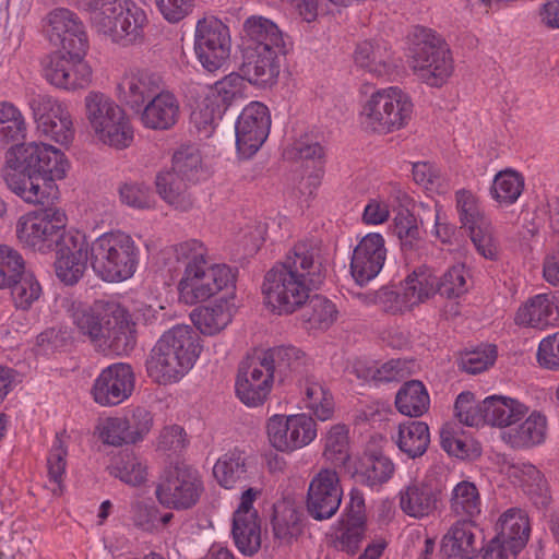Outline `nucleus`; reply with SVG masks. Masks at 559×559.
<instances>
[{
    "instance_id": "393cba45",
    "label": "nucleus",
    "mask_w": 559,
    "mask_h": 559,
    "mask_svg": "<svg viewBox=\"0 0 559 559\" xmlns=\"http://www.w3.org/2000/svg\"><path fill=\"white\" fill-rule=\"evenodd\" d=\"M163 90L162 76L147 70L131 72L118 84L120 100L136 112Z\"/></svg>"
},
{
    "instance_id": "69168bd1",
    "label": "nucleus",
    "mask_w": 559,
    "mask_h": 559,
    "mask_svg": "<svg viewBox=\"0 0 559 559\" xmlns=\"http://www.w3.org/2000/svg\"><path fill=\"white\" fill-rule=\"evenodd\" d=\"M364 301L366 304H374L381 307L385 312L396 314L411 310V306H407L404 300V294H400L389 287H382L377 292L364 295Z\"/></svg>"
},
{
    "instance_id": "cd10ccee",
    "label": "nucleus",
    "mask_w": 559,
    "mask_h": 559,
    "mask_svg": "<svg viewBox=\"0 0 559 559\" xmlns=\"http://www.w3.org/2000/svg\"><path fill=\"white\" fill-rule=\"evenodd\" d=\"M179 102L168 91H160L140 110L142 124L152 130H168L179 118Z\"/></svg>"
},
{
    "instance_id": "ddd939ff",
    "label": "nucleus",
    "mask_w": 559,
    "mask_h": 559,
    "mask_svg": "<svg viewBox=\"0 0 559 559\" xmlns=\"http://www.w3.org/2000/svg\"><path fill=\"white\" fill-rule=\"evenodd\" d=\"M46 34L63 55L84 58L88 50L85 27L75 13L68 9H56L47 16Z\"/></svg>"
},
{
    "instance_id": "a211bd4d",
    "label": "nucleus",
    "mask_w": 559,
    "mask_h": 559,
    "mask_svg": "<svg viewBox=\"0 0 559 559\" xmlns=\"http://www.w3.org/2000/svg\"><path fill=\"white\" fill-rule=\"evenodd\" d=\"M274 380L273 373L259 356L247 359L238 368L236 394L245 405L260 406L266 401Z\"/></svg>"
},
{
    "instance_id": "09e8293b",
    "label": "nucleus",
    "mask_w": 559,
    "mask_h": 559,
    "mask_svg": "<svg viewBox=\"0 0 559 559\" xmlns=\"http://www.w3.org/2000/svg\"><path fill=\"white\" fill-rule=\"evenodd\" d=\"M304 306L302 318L314 329H328L336 319L335 305L321 295L308 298Z\"/></svg>"
},
{
    "instance_id": "8fccbe9b",
    "label": "nucleus",
    "mask_w": 559,
    "mask_h": 559,
    "mask_svg": "<svg viewBox=\"0 0 559 559\" xmlns=\"http://www.w3.org/2000/svg\"><path fill=\"white\" fill-rule=\"evenodd\" d=\"M511 476L516 478L525 492L537 496L543 504L547 503V483L544 475L531 463H518L511 467Z\"/></svg>"
},
{
    "instance_id": "4468645a",
    "label": "nucleus",
    "mask_w": 559,
    "mask_h": 559,
    "mask_svg": "<svg viewBox=\"0 0 559 559\" xmlns=\"http://www.w3.org/2000/svg\"><path fill=\"white\" fill-rule=\"evenodd\" d=\"M455 199L462 227L468 230L476 250L486 259H495L497 246L491 223L480 210L476 197L471 191L461 189L456 191Z\"/></svg>"
},
{
    "instance_id": "6e6d98bb",
    "label": "nucleus",
    "mask_w": 559,
    "mask_h": 559,
    "mask_svg": "<svg viewBox=\"0 0 559 559\" xmlns=\"http://www.w3.org/2000/svg\"><path fill=\"white\" fill-rule=\"evenodd\" d=\"M468 272L463 264L448 269L441 277H437V293L447 298H457L468 290Z\"/></svg>"
},
{
    "instance_id": "f3484780",
    "label": "nucleus",
    "mask_w": 559,
    "mask_h": 559,
    "mask_svg": "<svg viewBox=\"0 0 559 559\" xmlns=\"http://www.w3.org/2000/svg\"><path fill=\"white\" fill-rule=\"evenodd\" d=\"M343 490L340 477L333 469H321L310 481L306 507L317 521L332 518L340 509Z\"/></svg>"
},
{
    "instance_id": "bf43d9fd",
    "label": "nucleus",
    "mask_w": 559,
    "mask_h": 559,
    "mask_svg": "<svg viewBox=\"0 0 559 559\" xmlns=\"http://www.w3.org/2000/svg\"><path fill=\"white\" fill-rule=\"evenodd\" d=\"M394 231L400 238L404 251H413L420 248L423 243L420 230L416 217L408 211L397 214Z\"/></svg>"
},
{
    "instance_id": "774afa93",
    "label": "nucleus",
    "mask_w": 559,
    "mask_h": 559,
    "mask_svg": "<svg viewBox=\"0 0 559 559\" xmlns=\"http://www.w3.org/2000/svg\"><path fill=\"white\" fill-rule=\"evenodd\" d=\"M119 194L122 203L134 209H150L155 203L153 192L151 191L150 187L144 183H123L119 188Z\"/></svg>"
},
{
    "instance_id": "c85d7f7f",
    "label": "nucleus",
    "mask_w": 559,
    "mask_h": 559,
    "mask_svg": "<svg viewBox=\"0 0 559 559\" xmlns=\"http://www.w3.org/2000/svg\"><path fill=\"white\" fill-rule=\"evenodd\" d=\"M485 424L492 427H511L520 421L528 408L515 399L503 395H491L483 401Z\"/></svg>"
},
{
    "instance_id": "c756f323",
    "label": "nucleus",
    "mask_w": 559,
    "mask_h": 559,
    "mask_svg": "<svg viewBox=\"0 0 559 559\" xmlns=\"http://www.w3.org/2000/svg\"><path fill=\"white\" fill-rule=\"evenodd\" d=\"M213 475L218 484L226 489L243 487L249 479L248 456L238 449L228 451L215 463Z\"/></svg>"
},
{
    "instance_id": "e433bc0d",
    "label": "nucleus",
    "mask_w": 559,
    "mask_h": 559,
    "mask_svg": "<svg viewBox=\"0 0 559 559\" xmlns=\"http://www.w3.org/2000/svg\"><path fill=\"white\" fill-rule=\"evenodd\" d=\"M355 63L376 76L388 74L391 69V55L386 46L379 41H362L357 45Z\"/></svg>"
},
{
    "instance_id": "2f4dec72",
    "label": "nucleus",
    "mask_w": 559,
    "mask_h": 559,
    "mask_svg": "<svg viewBox=\"0 0 559 559\" xmlns=\"http://www.w3.org/2000/svg\"><path fill=\"white\" fill-rule=\"evenodd\" d=\"M546 429V417L534 412L523 423L503 432V440L514 449H528L544 442Z\"/></svg>"
},
{
    "instance_id": "603ef678",
    "label": "nucleus",
    "mask_w": 559,
    "mask_h": 559,
    "mask_svg": "<svg viewBox=\"0 0 559 559\" xmlns=\"http://www.w3.org/2000/svg\"><path fill=\"white\" fill-rule=\"evenodd\" d=\"M95 133L103 143L119 150L128 147L133 141V130L123 109L120 118L104 124Z\"/></svg>"
},
{
    "instance_id": "c9c22d12",
    "label": "nucleus",
    "mask_w": 559,
    "mask_h": 559,
    "mask_svg": "<svg viewBox=\"0 0 559 559\" xmlns=\"http://www.w3.org/2000/svg\"><path fill=\"white\" fill-rule=\"evenodd\" d=\"M167 254L168 260H174L177 264L170 267V271H180L182 269V273H187L190 270L202 269L212 264L209 260L206 247L197 239H189L170 247Z\"/></svg>"
},
{
    "instance_id": "37998d69",
    "label": "nucleus",
    "mask_w": 559,
    "mask_h": 559,
    "mask_svg": "<svg viewBox=\"0 0 559 559\" xmlns=\"http://www.w3.org/2000/svg\"><path fill=\"white\" fill-rule=\"evenodd\" d=\"M122 108L103 93L91 92L85 97L86 118L94 131L121 117Z\"/></svg>"
},
{
    "instance_id": "dca6fc26",
    "label": "nucleus",
    "mask_w": 559,
    "mask_h": 559,
    "mask_svg": "<svg viewBox=\"0 0 559 559\" xmlns=\"http://www.w3.org/2000/svg\"><path fill=\"white\" fill-rule=\"evenodd\" d=\"M271 116L260 102L247 105L236 122V145L243 157H251L269 136Z\"/></svg>"
},
{
    "instance_id": "58836bf2",
    "label": "nucleus",
    "mask_w": 559,
    "mask_h": 559,
    "mask_svg": "<svg viewBox=\"0 0 559 559\" xmlns=\"http://www.w3.org/2000/svg\"><path fill=\"white\" fill-rule=\"evenodd\" d=\"M243 33L250 41L247 47L269 46L272 49L285 48L283 34L271 20L262 16H250L243 23Z\"/></svg>"
},
{
    "instance_id": "3c124183",
    "label": "nucleus",
    "mask_w": 559,
    "mask_h": 559,
    "mask_svg": "<svg viewBox=\"0 0 559 559\" xmlns=\"http://www.w3.org/2000/svg\"><path fill=\"white\" fill-rule=\"evenodd\" d=\"M349 429L344 424L333 425L325 435L324 456L334 465H345L349 459Z\"/></svg>"
},
{
    "instance_id": "473e14b6",
    "label": "nucleus",
    "mask_w": 559,
    "mask_h": 559,
    "mask_svg": "<svg viewBox=\"0 0 559 559\" xmlns=\"http://www.w3.org/2000/svg\"><path fill=\"white\" fill-rule=\"evenodd\" d=\"M498 539L509 544L511 548L522 550L530 537L528 518L520 509H509L498 520L497 525Z\"/></svg>"
},
{
    "instance_id": "13d9d810",
    "label": "nucleus",
    "mask_w": 559,
    "mask_h": 559,
    "mask_svg": "<svg viewBox=\"0 0 559 559\" xmlns=\"http://www.w3.org/2000/svg\"><path fill=\"white\" fill-rule=\"evenodd\" d=\"M110 473L131 486H139L146 479V466L136 456L129 453L119 456Z\"/></svg>"
},
{
    "instance_id": "f03ea898",
    "label": "nucleus",
    "mask_w": 559,
    "mask_h": 559,
    "mask_svg": "<svg viewBox=\"0 0 559 559\" xmlns=\"http://www.w3.org/2000/svg\"><path fill=\"white\" fill-rule=\"evenodd\" d=\"M324 278L319 248L312 241H299L266 272L262 293L273 311L290 314L305 305L309 293L319 288Z\"/></svg>"
},
{
    "instance_id": "ea45409f",
    "label": "nucleus",
    "mask_w": 559,
    "mask_h": 559,
    "mask_svg": "<svg viewBox=\"0 0 559 559\" xmlns=\"http://www.w3.org/2000/svg\"><path fill=\"white\" fill-rule=\"evenodd\" d=\"M437 276L427 266L414 270L403 283L404 300L411 308L426 301L437 293Z\"/></svg>"
},
{
    "instance_id": "de8ad7c7",
    "label": "nucleus",
    "mask_w": 559,
    "mask_h": 559,
    "mask_svg": "<svg viewBox=\"0 0 559 559\" xmlns=\"http://www.w3.org/2000/svg\"><path fill=\"white\" fill-rule=\"evenodd\" d=\"M524 189V178L515 170L507 169L498 173L491 187V195L500 203L512 204Z\"/></svg>"
},
{
    "instance_id": "052dcab7",
    "label": "nucleus",
    "mask_w": 559,
    "mask_h": 559,
    "mask_svg": "<svg viewBox=\"0 0 559 559\" xmlns=\"http://www.w3.org/2000/svg\"><path fill=\"white\" fill-rule=\"evenodd\" d=\"M496 358V346L486 345L464 353L459 359V368L471 374L480 373L493 365Z\"/></svg>"
},
{
    "instance_id": "4d7b16f0",
    "label": "nucleus",
    "mask_w": 559,
    "mask_h": 559,
    "mask_svg": "<svg viewBox=\"0 0 559 559\" xmlns=\"http://www.w3.org/2000/svg\"><path fill=\"white\" fill-rule=\"evenodd\" d=\"M28 270L21 253L7 246L0 245V289L7 288L15 278Z\"/></svg>"
},
{
    "instance_id": "0e129e2a",
    "label": "nucleus",
    "mask_w": 559,
    "mask_h": 559,
    "mask_svg": "<svg viewBox=\"0 0 559 559\" xmlns=\"http://www.w3.org/2000/svg\"><path fill=\"white\" fill-rule=\"evenodd\" d=\"M288 416L274 415L267 421V438L273 448L281 452L294 451L293 433L288 427Z\"/></svg>"
},
{
    "instance_id": "20e7f679",
    "label": "nucleus",
    "mask_w": 559,
    "mask_h": 559,
    "mask_svg": "<svg viewBox=\"0 0 559 559\" xmlns=\"http://www.w3.org/2000/svg\"><path fill=\"white\" fill-rule=\"evenodd\" d=\"M200 353L194 330L178 324L166 331L152 348L145 362L147 374L158 384L178 382L193 367Z\"/></svg>"
},
{
    "instance_id": "0eeeda50",
    "label": "nucleus",
    "mask_w": 559,
    "mask_h": 559,
    "mask_svg": "<svg viewBox=\"0 0 559 559\" xmlns=\"http://www.w3.org/2000/svg\"><path fill=\"white\" fill-rule=\"evenodd\" d=\"M411 68L431 87H440L452 75L453 58L448 44L430 28L417 26L411 47Z\"/></svg>"
},
{
    "instance_id": "338daca9",
    "label": "nucleus",
    "mask_w": 559,
    "mask_h": 559,
    "mask_svg": "<svg viewBox=\"0 0 559 559\" xmlns=\"http://www.w3.org/2000/svg\"><path fill=\"white\" fill-rule=\"evenodd\" d=\"M124 426H127L129 440L131 443L141 441L146 436L153 426V415L151 412L143 407L136 406L122 417Z\"/></svg>"
},
{
    "instance_id": "a19ab883",
    "label": "nucleus",
    "mask_w": 559,
    "mask_h": 559,
    "mask_svg": "<svg viewBox=\"0 0 559 559\" xmlns=\"http://www.w3.org/2000/svg\"><path fill=\"white\" fill-rule=\"evenodd\" d=\"M429 394L419 380L405 382L395 396V406L405 416L420 417L429 409Z\"/></svg>"
},
{
    "instance_id": "5701e85b",
    "label": "nucleus",
    "mask_w": 559,
    "mask_h": 559,
    "mask_svg": "<svg viewBox=\"0 0 559 559\" xmlns=\"http://www.w3.org/2000/svg\"><path fill=\"white\" fill-rule=\"evenodd\" d=\"M47 81L64 90L85 88L92 81V69L84 58L53 55L44 68Z\"/></svg>"
},
{
    "instance_id": "423d86ee",
    "label": "nucleus",
    "mask_w": 559,
    "mask_h": 559,
    "mask_svg": "<svg viewBox=\"0 0 559 559\" xmlns=\"http://www.w3.org/2000/svg\"><path fill=\"white\" fill-rule=\"evenodd\" d=\"M140 249L123 231H109L90 246V262L94 272L107 282L130 278L139 262Z\"/></svg>"
},
{
    "instance_id": "a878e982",
    "label": "nucleus",
    "mask_w": 559,
    "mask_h": 559,
    "mask_svg": "<svg viewBox=\"0 0 559 559\" xmlns=\"http://www.w3.org/2000/svg\"><path fill=\"white\" fill-rule=\"evenodd\" d=\"M275 380L284 382L288 378L308 379L309 359L295 346H276L259 356Z\"/></svg>"
},
{
    "instance_id": "72a5a7b5",
    "label": "nucleus",
    "mask_w": 559,
    "mask_h": 559,
    "mask_svg": "<svg viewBox=\"0 0 559 559\" xmlns=\"http://www.w3.org/2000/svg\"><path fill=\"white\" fill-rule=\"evenodd\" d=\"M190 317L202 334L214 335L231 322L233 309L227 300H221L217 304L194 309Z\"/></svg>"
},
{
    "instance_id": "f8f14e48",
    "label": "nucleus",
    "mask_w": 559,
    "mask_h": 559,
    "mask_svg": "<svg viewBox=\"0 0 559 559\" xmlns=\"http://www.w3.org/2000/svg\"><path fill=\"white\" fill-rule=\"evenodd\" d=\"M194 50L204 69L218 70L230 53L228 27L217 19H203L197 24Z\"/></svg>"
},
{
    "instance_id": "a18cd8bd",
    "label": "nucleus",
    "mask_w": 559,
    "mask_h": 559,
    "mask_svg": "<svg viewBox=\"0 0 559 559\" xmlns=\"http://www.w3.org/2000/svg\"><path fill=\"white\" fill-rule=\"evenodd\" d=\"M231 534L238 550L253 556L261 547V526L259 518L233 519Z\"/></svg>"
},
{
    "instance_id": "bb28decb",
    "label": "nucleus",
    "mask_w": 559,
    "mask_h": 559,
    "mask_svg": "<svg viewBox=\"0 0 559 559\" xmlns=\"http://www.w3.org/2000/svg\"><path fill=\"white\" fill-rule=\"evenodd\" d=\"M515 323L536 329L554 325L559 321V297L554 294H539L520 307Z\"/></svg>"
},
{
    "instance_id": "39448f33",
    "label": "nucleus",
    "mask_w": 559,
    "mask_h": 559,
    "mask_svg": "<svg viewBox=\"0 0 559 559\" xmlns=\"http://www.w3.org/2000/svg\"><path fill=\"white\" fill-rule=\"evenodd\" d=\"M93 28L122 46L141 44L148 20L132 0H91L86 4Z\"/></svg>"
},
{
    "instance_id": "9b49d317",
    "label": "nucleus",
    "mask_w": 559,
    "mask_h": 559,
    "mask_svg": "<svg viewBox=\"0 0 559 559\" xmlns=\"http://www.w3.org/2000/svg\"><path fill=\"white\" fill-rule=\"evenodd\" d=\"M236 273L226 264H210L187 273L178 283L180 299L188 305L205 301L224 289H234Z\"/></svg>"
},
{
    "instance_id": "f257e3e1",
    "label": "nucleus",
    "mask_w": 559,
    "mask_h": 559,
    "mask_svg": "<svg viewBox=\"0 0 559 559\" xmlns=\"http://www.w3.org/2000/svg\"><path fill=\"white\" fill-rule=\"evenodd\" d=\"M1 169L8 189L31 204L48 202L55 181L66 177L69 163L64 154L45 143H20L5 152Z\"/></svg>"
},
{
    "instance_id": "6e6552de",
    "label": "nucleus",
    "mask_w": 559,
    "mask_h": 559,
    "mask_svg": "<svg viewBox=\"0 0 559 559\" xmlns=\"http://www.w3.org/2000/svg\"><path fill=\"white\" fill-rule=\"evenodd\" d=\"M413 103L399 87L374 92L360 114L362 126L373 132L388 133L403 128L411 119Z\"/></svg>"
},
{
    "instance_id": "49530a36",
    "label": "nucleus",
    "mask_w": 559,
    "mask_h": 559,
    "mask_svg": "<svg viewBox=\"0 0 559 559\" xmlns=\"http://www.w3.org/2000/svg\"><path fill=\"white\" fill-rule=\"evenodd\" d=\"M7 288L11 289V297L16 309L29 310L43 293L41 286L32 271L22 273Z\"/></svg>"
},
{
    "instance_id": "4be33fe9",
    "label": "nucleus",
    "mask_w": 559,
    "mask_h": 559,
    "mask_svg": "<svg viewBox=\"0 0 559 559\" xmlns=\"http://www.w3.org/2000/svg\"><path fill=\"white\" fill-rule=\"evenodd\" d=\"M243 80L242 75L230 73L215 83L211 94L204 100L205 109L192 114V119L199 130L203 129L206 134L212 132L215 109L209 112L210 106H216V115L221 117L236 98L242 96Z\"/></svg>"
},
{
    "instance_id": "7c9ffc66",
    "label": "nucleus",
    "mask_w": 559,
    "mask_h": 559,
    "mask_svg": "<svg viewBox=\"0 0 559 559\" xmlns=\"http://www.w3.org/2000/svg\"><path fill=\"white\" fill-rule=\"evenodd\" d=\"M188 182L190 181L171 170L158 173L155 180L160 198L175 210L182 212L189 211L194 204Z\"/></svg>"
},
{
    "instance_id": "aec40b11",
    "label": "nucleus",
    "mask_w": 559,
    "mask_h": 559,
    "mask_svg": "<svg viewBox=\"0 0 559 559\" xmlns=\"http://www.w3.org/2000/svg\"><path fill=\"white\" fill-rule=\"evenodd\" d=\"M386 259L384 238L380 234L366 235L355 247L350 260V274L362 286L377 277Z\"/></svg>"
},
{
    "instance_id": "f704fd0d",
    "label": "nucleus",
    "mask_w": 559,
    "mask_h": 559,
    "mask_svg": "<svg viewBox=\"0 0 559 559\" xmlns=\"http://www.w3.org/2000/svg\"><path fill=\"white\" fill-rule=\"evenodd\" d=\"M449 508L460 520L474 521L481 511V499L476 485L468 480L459 481L451 491Z\"/></svg>"
},
{
    "instance_id": "6ab92c4d",
    "label": "nucleus",
    "mask_w": 559,
    "mask_h": 559,
    "mask_svg": "<svg viewBox=\"0 0 559 559\" xmlns=\"http://www.w3.org/2000/svg\"><path fill=\"white\" fill-rule=\"evenodd\" d=\"M285 48L272 49L269 46L246 47L242 55L240 71L242 76L257 86H272L280 74V55Z\"/></svg>"
},
{
    "instance_id": "2eb2a0df",
    "label": "nucleus",
    "mask_w": 559,
    "mask_h": 559,
    "mask_svg": "<svg viewBox=\"0 0 559 559\" xmlns=\"http://www.w3.org/2000/svg\"><path fill=\"white\" fill-rule=\"evenodd\" d=\"M445 484L433 475H426L421 480L411 481L399 493L401 510L414 519L433 514L441 501Z\"/></svg>"
},
{
    "instance_id": "79ce46f5",
    "label": "nucleus",
    "mask_w": 559,
    "mask_h": 559,
    "mask_svg": "<svg viewBox=\"0 0 559 559\" xmlns=\"http://www.w3.org/2000/svg\"><path fill=\"white\" fill-rule=\"evenodd\" d=\"M26 136V122L21 110L12 103L0 100V150L19 144Z\"/></svg>"
},
{
    "instance_id": "5fc2aeb1",
    "label": "nucleus",
    "mask_w": 559,
    "mask_h": 559,
    "mask_svg": "<svg viewBox=\"0 0 559 559\" xmlns=\"http://www.w3.org/2000/svg\"><path fill=\"white\" fill-rule=\"evenodd\" d=\"M394 465L390 459L378 455L369 456L365 469L356 474V481L368 487L381 485L390 479Z\"/></svg>"
},
{
    "instance_id": "e2e57ef3",
    "label": "nucleus",
    "mask_w": 559,
    "mask_h": 559,
    "mask_svg": "<svg viewBox=\"0 0 559 559\" xmlns=\"http://www.w3.org/2000/svg\"><path fill=\"white\" fill-rule=\"evenodd\" d=\"M200 168L201 156L195 147L183 146L175 152L171 171H176V174L189 181H194L198 179Z\"/></svg>"
},
{
    "instance_id": "1a4fd4ad",
    "label": "nucleus",
    "mask_w": 559,
    "mask_h": 559,
    "mask_svg": "<svg viewBox=\"0 0 559 559\" xmlns=\"http://www.w3.org/2000/svg\"><path fill=\"white\" fill-rule=\"evenodd\" d=\"M203 490V481L195 468L176 464L165 471L155 493L164 507L182 511L194 507Z\"/></svg>"
},
{
    "instance_id": "864d4df0",
    "label": "nucleus",
    "mask_w": 559,
    "mask_h": 559,
    "mask_svg": "<svg viewBox=\"0 0 559 559\" xmlns=\"http://www.w3.org/2000/svg\"><path fill=\"white\" fill-rule=\"evenodd\" d=\"M307 407L319 420H329L334 414V401L331 393L316 381L307 379L306 386Z\"/></svg>"
},
{
    "instance_id": "b1692460",
    "label": "nucleus",
    "mask_w": 559,
    "mask_h": 559,
    "mask_svg": "<svg viewBox=\"0 0 559 559\" xmlns=\"http://www.w3.org/2000/svg\"><path fill=\"white\" fill-rule=\"evenodd\" d=\"M483 543V532L474 521L457 520L443 536L441 550L448 559H474Z\"/></svg>"
},
{
    "instance_id": "412c9836",
    "label": "nucleus",
    "mask_w": 559,
    "mask_h": 559,
    "mask_svg": "<svg viewBox=\"0 0 559 559\" xmlns=\"http://www.w3.org/2000/svg\"><path fill=\"white\" fill-rule=\"evenodd\" d=\"M134 389V374L127 364H114L105 368L93 386L96 403L103 406L118 405L127 400Z\"/></svg>"
},
{
    "instance_id": "680f3d73",
    "label": "nucleus",
    "mask_w": 559,
    "mask_h": 559,
    "mask_svg": "<svg viewBox=\"0 0 559 559\" xmlns=\"http://www.w3.org/2000/svg\"><path fill=\"white\" fill-rule=\"evenodd\" d=\"M57 258L69 257L70 259L88 260V245L85 236L80 233L61 231L58 241L55 245Z\"/></svg>"
},
{
    "instance_id": "9d476101",
    "label": "nucleus",
    "mask_w": 559,
    "mask_h": 559,
    "mask_svg": "<svg viewBox=\"0 0 559 559\" xmlns=\"http://www.w3.org/2000/svg\"><path fill=\"white\" fill-rule=\"evenodd\" d=\"M66 221V214L58 209L33 211L19 218L16 237L24 247L46 253L53 250Z\"/></svg>"
},
{
    "instance_id": "7ed1b4c3",
    "label": "nucleus",
    "mask_w": 559,
    "mask_h": 559,
    "mask_svg": "<svg viewBox=\"0 0 559 559\" xmlns=\"http://www.w3.org/2000/svg\"><path fill=\"white\" fill-rule=\"evenodd\" d=\"M72 318L79 331L103 352L123 355L136 344L135 324L115 305L96 301L92 307H78Z\"/></svg>"
},
{
    "instance_id": "c03bdc74",
    "label": "nucleus",
    "mask_w": 559,
    "mask_h": 559,
    "mask_svg": "<svg viewBox=\"0 0 559 559\" xmlns=\"http://www.w3.org/2000/svg\"><path fill=\"white\" fill-rule=\"evenodd\" d=\"M272 526L275 538L289 544L302 533L301 514L292 506H275Z\"/></svg>"
},
{
    "instance_id": "4c0bfd02",
    "label": "nucleus",
    "mask_w": 559,
    "mask_h": 559,
    "mask_svg": "<svg viewBox=\"0 0 559 559\" xmlns=\"http://www.w3.org/2000/svg\"><path fill=\"white\" fill-rule=\"evenodd\" d=\"M430 443L429 427L424 421L408 420L399 425L396 444L408 457L425 454Z\"/></svg>"
}]
</instances>
